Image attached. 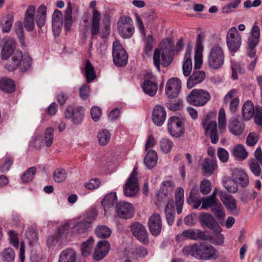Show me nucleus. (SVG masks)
<instances>
[{
    "label": "nucleus",
    "instance_id": "64",
    "mask_svg": "<svg viewBox=\"0 0 262 262\" xmlns=\"http://www.w3.org/2000/svg\"><path fill=\"white\" fill-rule=\"evenodd\" d=\"M100 184V181L98 179H92L89 180L88 182L85 183V188L89 190H94L98 188Z\"/></svg>",
    "mask_w": 262,
    "mask_h": 262
},
{
    "label": "nucleus",
    "instance_id": "31",
    "mask_svg": "<svg viewBox=\"0 0 262 262\" xmlns=\"http://www.w3.org/2000/svg\"><path fill=\"white\" fill-rule=\"evenodd\" d=\"M117 196L116 193L112 192L106 194L101 201V204L103 207L105 214L117 202Z\"/></svg>",
    "mask_w": 262,
    "mask_h": 262
},
{
    "label": "nucleus",
    "instance_id": "58",
    "mask_svg": "<svg viewBox=\"0 0 262 262\" xmlns=\"http://www.w3.org/2000/svg\"><path fill=\"white\" fill-rule=\"evenodd\" d=\"M71 225H72V222L66 223L64 225L58 227L57 230V236L59 238L63 239L67 236Z\"/></svg>",
    "mask_w": 262,
    "mask_h": 262
},
{
    "label": "nucleus",
    "instance_id": "17",
    "mask_svg": "<svg viewBox=\"0 0 262 262\" xmlns=\"http://www.w3.org/2000/svg\"><path fill=\"white\" fill-rule=\"evenodd\" d=\"M134 208L133 205L128 202H120L116 207V212L118 216L124 219H128L134 216Z\"/></svg>",
    "mask_w": 262,
    "mask_h": 262
},
{
    "label": "nucleus",
    "instance_id": "51",
    "mask_svg": "<svg viewBox=\"0 0 262 262\" xmlns=\"http://www.w3.org/2000/svg\"><path fill=\"white\" fill-rule=\"evenodd\" d=\"M94 240L90 237L86 241L83 243L81 245V253L82 256H86L89 255L92 250Z\"/></svg>",
    "mask_w": 262,
    "mask_h": 262
},
{
    "label": "nucleus",
    "instance_id": "36",
    "mask_svg": "<svg viewBox=\"0 0 262 262\" xmlns=\"http://www.w3.org/2000/svg\"><path fill=\"white\" fill-rule=\"evenodd\" d=\"M76 254L72 249H67L61 252L58 262H76Z\"/></svg>",
    "mask_w": 262,
    "mask_h": 262
},
{
    "label": "nucleus",
    "instance_id": "62",
    "mask_svg": "<svg viewBox=\"0 0 262 262\" xmlns=\"http://www.w3.org/2000/svg\"><path fill=\"white\" fill-rule=\"evenodd\" d=\"M10 244L15 248L18 249L19 247V243L18 239L17 233L14 230H10L8 232Z\"/></svg>",
    "mask_w": 262,
    "mask_h": 262
},
{
    "label": "nucleus",
    "instance_id": "7",
    "mask_svg": "<svg viewBox=\"0 0 262 262\" xmlns=\"http://www.w3.org/2000/svg\"><path fill=\"white\" fill-rule=\"evenodd\" d=\"M226 43L229 50L235 53L240 48L242 43L241 34L235 27H231L226 34Z\"/></svg>",
    "mask_w": 262,
    "mask_h": 262
},
{
    "label": "nucleus",
    "instance_id": "29",
    "mask_svg": "<svg viewBox=\"0 0 262 262\" xmlns=\"http://www.w3.org/2000/svg\"><path fill=\"white\" fill-rule=\"evenodd\" d=\"M205 73L203 71H194L192 74L189 77L187 86L189 89L192 88L196 84L202 82L205 78Z\"/></svg>",
    "mask_w": 262,
    "mask_h": 262
},
{
    "label": "nucleus",
    "instance_id": "3",
    "mask_svg": "<svg viewBox=\"0 0 262 262\" xmlns=\"http://www.w3.org/2000/svg\"><path fill=\"white\" fill-rule=\"evenodd\" d=\"M225 54L222 48L218 45L213 46L208 56L209 67L214 70L220 69L223 66Z\"/></svg>",
    "mask_w": 262,
    "mask_h": 262
},
{
    "label": "nucleus",
    "instance_id": "39",
    "mask_svg": "<svg viewBox=\"0 0 262 262\" xmlns=\"http://www.w3.org/2000/svg\"><path fill=\"white\" fill-rule=\"evenodd\" d=\"M190 52L187 51L185 53L183 64V72L185 76H189L192 69V60L190 58Z\"/></svg>",
    "mask_w": 262,
    "mask_h": 262
},
{
    "label": "nucleus",
    "instance_id": "23",
    "mask_svg": "<svg viewBox=\"0 0 262 262\" xmlns=\"http://www.w3.org/2000/svg\"><path fill=\"white\" fill-rule=\"evenodd\" d=\"M63 26V15L60 11L55 10L52 16V30L55 36L60 34Z\"/></svg>",
    "mask_w": 262,
    "mask_h": 262
},
{
    "label": "nucleus",
    "instance_id": "60",
    "mask_svg": "<svg viewBox=\"0 0 262 262\" xmlns=\"http://www.w3.org/2000/svg\"><path fill=\"white\" fill-rule=\"evenodd\" d=\"M200 189L203 194L206 195L208 194L211 189V185L209 181L208 180L203 181L200 184Z\"/></svg>",
    "mask_w": 262,
    "mask_h": 262
},
{
    "label": "nucleus",
    "instance_id": "27",
    "mask_svg": "<svg viewBox=\"0 0 262 262\" xmlns=\"http://www.w3.org/2000/svg\"><path fill=\"white\" fill-rule=\"evenodd\" d=\"M35 7L29 6L25 14L24 26L27 31H31L35 27L34 13Z\"/></svg>",
    "mask_w": 262,
    "mask_h": 262
},
{
    "label": "nucleus",
    "instance_id": "26",
    "mask_svg": "<svg viewBox=\"0 0 262 262\" xmlns=\"http://www.w3.org/2000/svg\"><path fill=\"white\" fill-rule=\"evenodd\" d=\"M166 117L165 108L159 105H156L152 111V119L155 124L161 126L164 122Z\"/></svg>",
    "mask_w": 262,
    "mask_h": 262
},
{
    "label": "nucleus",
    "instance_id": "47",
    "mask_svg": "<svg viewBox=\"0 0 262 262\" xmlns=\"http://www.w3.org/2000/svg\"><path fill=\"white\" fill-rule=\"evenodd\" d=\"M84 71V75L86 78V81L89 83L95 79L96 74L94 68L89 60H87L85 62Z\"/></svg>",
    "mask_w": 262,
    "mask_h": 262
},
{
    "label": "nucleus",
    "instance_id": "48",
    "mask_svg": "<svg viewBox=\"0 0 262 262\" xmlns=\"http://www.w3.org/2000/svg\"><path fill=\"white\" fill-rule=\"evenodd\" d=\"M95 233L97 236L101 238H107L111 234V229L105 225L98 226L95 229Z\"/></svg>",
    "mask_w": 262,
    "mask_h": 262
},
{
    "label": "nucleus",
    "instance_id": "32",
    "mask_svg": "<svg viewBox=\"0 0 262 262\" xmlns=\"http://www.w3.org/2000/svg\"><path fill=\"white\" fill-rule=\"evenodd\" d=\"M12 55L11 62L6 66V69L9 71H13L16 69L23 58V54L20 51H15Z\"/></svg>",
    "mask_w": 262,
    "mask_h": 262
},
{
    "label": "nucleus",
    "instance_id": "49",
    "mask_svg": "<svg viewBox=\"0 0 262 262\" xmlns=\"http://www.w3.org/2000/svg\"><path fill=\"white\" fill-rule=\"evenodd\" d=\"M211 210L219 221L224 220L225 212L223 205L220 203H215Z\"/></svg>",
    "mask_w": 262,
    "mask_h": 262
},
{
    "label": "nucleus",
    "instance_id": "33",
    "mask_svg": "<svg viewBox=\"0 0 262 262\" xmlns=\"http://www.w3.org/2000/svg\"><path fill=\"white\" fill-rule=\"evenodd\" d=\"M158 84L150 80H145L142 84L144 92L150 96H154L158 90Z\"/></svg>",
    "mask_w": 262,
    "mask_h": 262
},
{
    "label": "nucleus",
    "instance_id": "9",
    "mask_svg": "<svg viewBox=\"0 0 262 262\" xmlns=\"http://www.w3.org/2000/svg\"><path fill=\"white\" fill-rule=\"evenodd\" d=\"M202 125L205 131V134L210 137L211 143H216L219 140V135L216 121L210 120L209 115H207L203 120Z\"/></svg>",
    "mask_w": 262,
    "mask_h": 262
},
{
    "label": "nucleus",
    "instance_id": "28",
    "mask_svg": "<svg viewBox=\"0 0 262 262\" xmlns=\"http://www.w3.org/2000/svg\"><path fill=\"white\" fill-rule=\"evenodd\" d=\"M232 175L236 182H238L242 187H245L249 185V177L243 169L235 168L232 170Z\"/></svg>",
    "mask_w": 262,
    "mask_h": 262
},
{
    "label": "nucleus",
    "instance_id": "12",
    "mask_svg": "<svg viewBox=\"0 0 262 262\" xmlns=\"http://www.w3.org/2000/svg\"><path fill=\"white\" fill-rule=\"evenodd\" d=\"M136 168H134L131 173L130 177L126 182L124 188V193L127 196L132 197L135 196L139 191V187L137 179Z\"/></svg>",
    "mask_w": 262,
    "mask_h": 262
},
{
    "label": "nucleus",
    "instance_id": "18",
    "mask_svg": "<svg viewBox=\"0 0 262 262\" xmlns=\"http://www.w3.org/2000/svg\"><path fill=\"white\" fill-rule=\"evenodd\" d=\"M181 88L180 80L176 77L171 78L166 83V94L170 99L176 98L180 92Z\"/></svg>",
    "mask_w": 262,
    "mask_h": 262
},
{
    "label": "nucleus",
    "instance_id": "59",
    "mask_svg": "<svg viewBox=\"0 0 262 262\" xmlns=\"http://www.w3.org/2000/svg\"><path fill=\"white\" fill-rule=\"evenodd\" d=\"M3 260L14 261L15 253L12 249L10 248H6L2 253Z\"/></svg>",
    "mask_w": 262,
    "mask_h": 262
},
{
    "label": "nucleus",
    "instance_id": "11",
    "mask_svg": "<svg viewBox=\"0 0 262 262\" xmlns=\"http://www.w3.org/2000/svg\"><path fill=\"white\" fill-rule=\"evenodd\" d=\"M96 2L95 1H92L90 5V8L93 9L91 24L89 27L92 36L97 35L100 31L101 14L96 8Z\"/></svg>",
    "mask_w": 262,
    "mask_h": 262
},
{
    "label": "nucleus",
    "instance_id": "1",
    "mask_svg": "<svg viewBox=\"0 0 262 262\" xmlns=\"http://www.w3.org/2000/svg\"><path fill=\"white\" fill-rule=\"evenodd\" d=\"M185 255H191L202 260L215 259L219 257L217 251L210 245L194 244L185 246L182 250Z\"/></svg>",
    "mask_w": 262,
    "mask_h": 262
},
{
    "label": "nucleus",
    "instance_id": "15",
    "mask_svg": "<svg viewBox=\"0 0 262 262\" xmlns=\"http://www.w3.org/2000/svg\"><path fill=\"white\" fill-rule=\"evenodd\" d=\"M130 228L133 235L142 244L146 245L149 243L147 230L142 224L136 222L133 224Z\"/></svg>",
    "mask_w": 262,
    "mask_h": 262
},
{
    "label": "nucleus",
    "instance_id": "35",
    "mask_svg": "<svg viewBox=\"0 0 262 262\" xmlns=\"http://www.w3.org/2000/svg\"><path fill=\"white\" fill-rule=\"evenodd\" d=\"M257 45L258 44H251V43H248V55L250 58H253L248 66L249 69L251 71H253L254 69L258 59L257 57L256 56L255 49Z\"/></svg>",
    "mask_w": 262,
    "mask_h": 262
},
{
    "label": "nucleus",
    "instance_id": "46",
    "mask_svg": "<svg viewBox=\"0 0 262 262\" xmlns=\"http://www.w3.org/2000/svg\"><path fill=\"white\" fill-rule=\"evenodd\" d=\"M72 9L71 6L69 5L67 8L64 15V30L66 32H68L71 30L72 20Z\"/></svg>",
    "mask_w": 262,
    "mask_h": 262
},
{
    "label": "nucleus",
    "instance_id": "10",
    "mask_svg": "<svg viewBox=\"0 0 262 262\" xmlns=\"http://www.w3.org/2000/svg\"><path fill=\"white\" fill-rule=\"evenodd\" d=\"M167 127L169 134L173 137H180L184 132V122L178 117L172 116L169 118Z\"/></svg>",
    "mask_w": 262,
    "mask_h": 262
},
{
    "label": "nucleus",
    "instance_id": "5",
    "mask_svg": "<svg viewBox=\"0 0 262 262\" xmlns=\"http://www.w3.org/2000/svg\"><path fill=\"white\" fill-rule=\"evenodd\" d=\"M210 98V95L207 91L193 89L187 97V101L193 105L202 106L205 105Z\"/></svg>",
    "mask_w": 262,
    "mask_h": 262
},
{
    "label": "nucleus",
    "instance_id": "41",
    "mask_svg": "<svg viewBox=\"0 0 262 262\" xmlns=\"http://www.w3.org/2000/svg\"><path fill=\"white\" fill-rule=\"evenodd\" d=\"M216 166L215 161L209 159L204 160L203 165V172L205 176H210L213 172Z\"/></svg>",
    "mask_w": 262,
    "mask_h": 262
},
{
    "label": "nucleus",
    "instance_id": "6",
    "mask_svg": "<svg viewBox=\"0 0 262 262\" xmlns=\"http://www.w3.org/2000/svg\"><path fill=\"white\" fill-rule=\"evenodd\" d=\"M95 216L87 215L75 223L72 227L73 234L83 237L92 227Z\"/></svg>",
    "mask_w": 262,
    "mask_h": 262
},
{
    "label": "nucleus",
    "instance_id": "40",
    "mask_svg": "<svg viewBox=\"0 0 262 262\" xmlns=\"http://www.w3.org/2000/svg\"><path fill=\"white\" fill-rule=\"evenodd\" d=\"M232 154L236 159L242 161L246 159L248 155L244 146L242 144H237L234 146Z\"/></svg>",
    "mask_w": 262,
    "mask_h": 262
},
{
    "label": "nucleus",
    "instance_id": "42",
    "mask_svg": "<svg viewBox=\"0 0 262 262\" xmlns=\"http://www.w3.org/2000/svg\"><path fill=\"white\" fill-rule=\"evenodd\" d=\"M0 89L8 93L13 92L15 90L13 80L7 78H2L0 79Z\"/></svg>",
    "mask_w": 262,
    "mask_h": 262
},
{
    "label": "nucleus",
    "instance_id": "38",
    "mask_svg": "<svg viewBox=\"0 0 262 262\" xmlns=\"http://www.w3.org/2000/svg\"><path fill=\"white\" fill-rule=\"evenodd\" d=\"M158 156L157 152L153 150H149L144 158V164L149 168H153L157 164Z\"/></svg>",
    "mask_w": 262,
    "mask_h": 262
},
{
    "label": "nucleus",
    "instance_id": "8",
    "mask_svg": "<svg viewBox=\"0 0 262 262\" xmlns=\"http://www.w3.org/2000/svg\"><path fill=\"white\" fill-rule=\"evenodd\" d=\"M112 54L113 61L116 66L122 67L127 64L128 55L118 41L113 42Z\"/></svg>",
    "mask_w": 262,
    "mask_h": 262
},
{
    "label": "nucleus",
    "instance_id": "4",
    "mask_svg": "<svg viewBox=\"0 0 262 262\" xmlns=\"http://www.w3.org/2000/svg\"><path fill=\"white\" fill-rule=\"evenodd\" d=\"M117 30L122 38L132 37L135 32V27L132 18L127 15L121 16L117 22Z\"/></svg>",
    "mask_w": 262,
    "mask_h": 262
},
{
    "label": "nucleus",
    "instance_id": "55",
    "mask_svg": "<svg viewBox=\"0 0 262 262\" xmlns=\"http://www.w3.org/2000/svg\"><path fill=\"white\" fill-rule=\"evenodd\" d=\"M54 129L52 127L47 128L45 132L44 141L47 147H50L54 140Z\"/></svg>",
    "mask_w": 262,
    "mask_h": 262
},
{
    "label": "nucleus",
    "instance_id": "45",
    "mask_svg": "<svg viewBox=\"0 0 262 262\" xmlns=\"http://www.w3.org/2000/svg\"><path fill=\"white\" fill-rule=\"evenodd\" d=\"M260 32L259 27L254 25L250 32V36L248 38V43H251V44H258L259 41Z\"/></svg>",
    "mask_w": 262,
    "mask_h": 262
},
{
    "label": "nucleus",
    "instance_id": "19",
    "mask_svg": "<svg viewBox=\"0 0 262 262\" xmlns=\"http://www.w3.org/2000/svg\"><path fill=\"white\" fill-rule=\"evenodd\" d=\"M200 220L202 226H206L217 233L222 231V228L219 223L211 214L203 213L200 217Z\"/></svg>",
    "mask_w": 262,
    "mask_h": 262
},
{
    "label": "nucleus",
    "instance_id": "52",
    "mask_svg": "<svg viewBox=\"0 0 262 262\" xmlns=\"http://www.w3.org/2000/svg\"><path fill=\"white\" fill-rule=\"evenodd\" d=\"M173 145L172 141L167 138H163L160 142V149L164 154L169 153Z\"/></svg>",
    "mask_w": 262,
    "mask_h": 262
},
{
    "label": "nucleus",
    "instance_id": "24",
    "mask_svg": "<svg viewBox=\"0 0 262 262\" xmlns=\"http://www.w3.org/2000/svg\"><path fill=\"white\" fill-rule=\"evenodd\" d=\"M110 250V244L107 241H102L98 243L94 251L93 257L96 260L103 258Z\"/></svg>",
    "mask_w": 262,
    "mask_h": 262
},
{
    "label": "nucleus",
    "instance_id": "44",
    "mask_svg": "<svg viewBox=\"0 0 262 262\" xmlns=\"http://www.w3.org/2000/svg\"><path fill=\"white\" fill-rule=\"evenodd\" d=\"M184 200V190L182 187H179L176 193V209L178 214H181L182 212Z\"/></svg>",
    "mask_w": 262,
    "mask_h": 262
},
{
    "label": "nucleus",
    "instance_id": "14",
    "mask_svg": "<svg viewBox=\"0 0 262 262\" xmlns=\"http://www.w3.org/2000/svg\"><path fill=\"white\" fill-rule=\"evenodd\" d=\"M189 238L195 241L205 240L207 239V235L200 229H190L184 230L182 233L177 235V241L180 242Z\"/></svg>",
    "mask_w": 262,
    "mask_h": 262
},
{
    "label": "nucleus",
    "instance_id": "2",
    "mask_svg": "<svg viewBox=\"0 0 262 262\" xmlns=\"http://www.w3.org/2000/svg\"><path fill=\"white\" fill-rule=\"evenodd\" d=\"M164 43L167 45L162 52L161 59H160L161 52L160 50L157 49L154 54V62L158 71H160V64L163 67L168 66L172 61V52L173 51V43L171 39H166Z\"/></svg>",
    "mask_w": 262,
    "mask_h": 262
},
{
    "label": "nucleus",
    "instance_id": "34",
    "mask_svg": "<svg viewBox=\"0 0 262 262\" xmlns=\"http://www.w3.org/2000/svg\"><path fill=\"white\" fill-rule=\"evenodd\" d=\"M164 211L168 224L171 225L174 220V210L173 200L168 201L165 206Z\"/></svg>",
    "mask_w": 262,
    "mask_h": 262
},
{
    "label": "nucleus",
    "instance_id": "50",
    "mask_svg": "<svg viewBox=\"0 0 262 262\" xmlns=\"http://www.w3.org/2000/svg\"><path fill=\"white\" fill-rule=\"evenodd\" d=\"M249 166L250 170L255 176L259 177L260 175L261 166L257 160H250Z\"/></svg>",
    "mask_w": 262,
    "mask_h": 262
},
{
    "label": "nucleus",
    "instance_id": "13",
    "mask_svg": "<svg viewBox=\"0 0 262 262\" xmlns=\"http://www.w3.org/2000/svg\"><path fill=\"white\" fill-rule=\"evenodd\" d=\"M175 187L174 183L170 180H165L162 182L160 189L158 193L159 201H168L173 200L171 197V192Z\"/></svg>",
    "mask_w": 262,
    "mask_h": 262
},
{
    "label": "nucleus",
    "instance_id": "43",
    "mask_svg": "<svg viewBox=\"0 0 262 262\" xmlns=\"http://www.w3.org/2000/svg\"><path fill=\"white\" fill-rule=\"evenodd\" d=\"M97 137L99 145L104 146L110 142L111 135L107 129H102L98 132Z\"/></svg>",
    "mask_w": 262,
    "mask_h": 262
},
{
    "label": "nucleus",
    "instance_id": "53",
    "mask_svg": "<svg viewBox=\"0 0 262 262\" xmlns=\"http://www.w3.org/2000/svg\"><path fill=\"white\" fill-rule=\"evenodd\" d=\"M218 123L220 132H224L226 130V119L225 111L223 108H220L219 110Z\"/></svg>",
    "mask_w": 262,
    "mask_h": 262
},
{
    "label": "nucleus",
    "instance_id": "22",
    "mask_svg": "<svg viewBox=\"0 0 262 262\" xmlns=\"http://www.w3.org/2000/svg\"><path fill=\"white\" fill-rule=\"evenodd\" d=\"M219 197L228 210H230L233 214L238 213L236 201L231 195L228 194L225 192L220 191L219 192Z\"/></svg>",
    "mask_w": 262,
    "mask_h": 262
},
{
    "label": "nucleus",
    "instance_id": "56",
    "mask_svg": "<svg viewBox=\"0 0 262 262\" xmlns=\"http://www.w3.org/2000/svg\"><path fill=\"white\" fill-rule=\"evenodd\" d=\"M224 186L230 193H234L237 191V184L235 180L228 179L224 181Z\"/></svg>",
    "mask_w": 262,
    "mask_h": 262
},
{
    "label": "nucleus",
    "instance_id": "16",
    "mask_svg": "<svg viewBox=\"0 0 262 262\" xmlns=\"http://www.w3.org/2000/svg\"><path fill=\"white\" fill-rule=\"evenodd\" d=\"M84 109L82 107L74 108L71 106H68L64 113L65 117L67 119H72L74 124L78 125L80 124L83 118Z\"/></svg>",
    "mask_w": 262,
    "mask_h": 262
},
{
    "label": "nucleus",
    "instance_id": "20",
    "mask_svg": "<svg viewBox=\"0 0 262 262\" xmlns=\"http://www.w3.org/2000/svg\"><path fill=\"white\" fill-rule=\"evenodd\" d=\"M148 228L152 235H158L162 230V223L160 215L158 213H154L149 219Z\"/></svg>",
    "mask_w": 262,
    "mask_h": 262
},
{
    "label": "nucleus",
    "instance_id": "61",
    "mask_svg": "<svg viewBox=\"0 0 262 262\" xmlns=\"http://www.w3.org/2000/svg\"><path fill=\"white\" fill-rule=\"evenodd\" d=\"M237 94L238 92L237 90L234 89H231L225 96L223 99L224 103L227 104L230 101L232 100L233 99L238 98Z\"/></svg>",
    "mask_w": 262,
    "mask_h": 262
},
{
    "label": "nucleus",
    "instance_id": "63",
    "mask_svg": "<svg viewBox=\"0 0 262 262\" xmlns=\"http://www.w3.org/2000/svg\"><path fill=\"white\" fill-rule=\"evenodd\" d=\"M254 121L255 123L262 127V107L256 106L255 107Z\"/></svg>",
    "mask_w": 262,
    "mask_h": 262
},
{
    "label": "nucleus",
    "instance_id": "30",
    "mask_svg": "<svg viewBox=\"0 0 262 262\" xmlns=\"http://www.w3.org/2000/svg\"><path fill=\"white\" fill-rule=\"evenodd\" d=\"M255 114V107L251 101H246L242 106V115L245 121L250 120Z\"/></svg>",
    "mask_w": 262,
    "mask_h": 262
},
{
    "label": "nucleus",
    "instance_id": "54",
    "mask_svg": "<svg viewBox=\"0 0 262 262\" xmlns=\"http://www.w3.org/2000/svg\"><path fill=\"white\" fill-rule=\"evenodd\" d=\"M67 178V173L65 169L62 168L56 169L53 174L54 181L57 183H61L65 181Z\"/></svg>",
    "mask_w": 262,
    "mask_h": 262
},
{
    "label": "nucleus",
    "instance_id": "21",
    "mask_svg": "<svg viewBox=\"0 0 262 262\" xmlns=\"http://www.w3.org/2000/svg\"><path fill=\"white\" fill-rule=\"evenodd\" d=\"M228 128L233 135L239 136L244 132L245 125L238 117L234 116L229 120Z\"/></svg>",
    "mask_w": 262,
    "mask_h": 262
},
{
    "label": "nucleus",
    "instance_id": "25",
    "mask_svg": "<svg viewBox=\"0 0 262 262\" xmlns=\"http://www.w3.org/2000/svg\"><path fill=\"white\" fill-rule=\"evenodd\" d=\"M16 42L12 38L7 39L4 42L1 51V56L3 60H6L15 52Z\"/></svg>",
    "mask_w": 262,
    "mask_h": 262
},
{
    "label": "nucleus",
    "instance_id": "37",
    "mask_svg": "<svg viewBox=\"0 0 262 262\" xmlns=\"http://www.w3.org/2000/svg\"><path fill=\"white\" fill-rule=\"evenodd\" d=\"M46 12L47 8L44 5H41L38 9L36 16V22L39 28H41L45 24Z\"/></svg>",
    "mask_w": 262,
    "mask_h": 262
},
{
    "label": "nucleus",
    "instance_id": "57",
    "mask_svg": "<svg viewBox=\"0 0 262 262\" xmlns=\"http://www.w3.org/2000/svg\"><path fill=\"white\" fill-rule=\"evenodd\" d=\"M36 172V168L32 167L27 169L21 176V180L24 183H28L32 181Z\"/></svg>",
    "mask_w": 262,
    "mask_h": 262
}]
</instances>
